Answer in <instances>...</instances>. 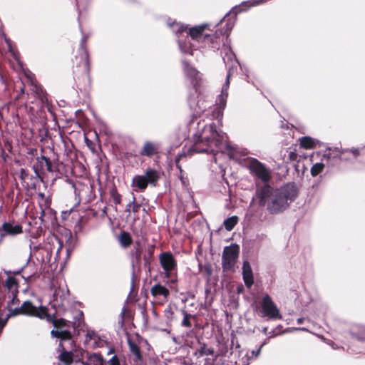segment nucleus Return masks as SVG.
<instances>
[{
    "instance_id": "nucleus-1",
    "label": "nucleus",
    "mask_w": 365,
    "mask_h": 365,
    "mask_svg": "<svg viewBox=\"0 0 365 365\" xmlns=\"http://www.w3.org/2000/svg\"><path fill=\"white\" fill-rule=\"evenodd\" d=\"M226 21L225 29L224 31H217L214 36L203 34L204 29L210 26L207 24L192 27L188 31L187 26L173 23L170 26L178 35V42L181 52L192 55L194 50L200 48H210L214 51L220 48L219 36L226 35L228 37L235 24V16H230V13H227L220 21Z\"/></svg>"
},
{
    "instance_id": "nucleus-2",
    "label": "nucleus",
    "mask_w": 365,
    "mask_h": 365,
    "mask_svg": "<svg viewBox=\"0 0 365 365\" xmlns=\"http://www.w3.org/2000/svg\"><path fill=\"white\" fill-rule=\"evenodd\" d=\"M225 139V133L220 130H217L215 123L205 125L194 144L187 150L183 149L182 152L178 153L175 157L176 167L182 173V170L180 161L194 153L212 154L213 155L212 159L216 163L215 155L226 146Z\"/></svg>"
},
{
    "instance_id": "nucleus-3",
    "label": "nucleus",
    "mask_w": 365,
    "mask_h": 365,
    "mask_svg": "<svg viewBox=\"0 0 365 365\" xmlns=\"http://www.w3.org/2000/svg\"><path fill=\"white\" fill-rule=\"evenodd\" d=\"M297 196V190L294 183H287L279 188H273L264 184L256 191V199L260 206H266L271 214L284 211Z\"/></svg>"
},
{
    "instance_id": "nucleus-4",
    "label": "nucleus",
    "mask_w": 365,
    "mask_h": 365,
    "mask_svg": "<svg viewBox=\"0 0 365 365\" xmlns=\"http://www.w3.org/2000/svg\"><path fill=\"white\" fill-rule=\"evenodd\" d=\"M54 337L60 339V343L58 347L59 352V361L62 365H73V354L76 344L72 339L71 334L67 330L53 329L51 332Z\"/></svg>"
},
{
    "instance_id": "nucleus-5",
    "label": "nucleus",
    "mask_w": 365,
    "mask_h": 365,
    "mask_svg": "<svg viewBox=\"0 0 365 365\" xmlns=\"http://www.w3.org/2000/svg\"><path fill=\"white\" fill-rule=\"evenodd\" d=\"M160 172L148 168L143 175H136L133 178L132 186L135 191H144L148 185L155 187L160 178Z\"/></svg>"
},
{
    "instance_id": "nucleus-6",
    "label": "nucleus",
    "mask_w": 365,
    "mask_h": 365,
    "mask_svg": "<svg viewBox=\"0 0 365 365\" xmlns=\"http://www.w3.org/2000/svg\"><path fill=\"white\" fill-rule=\"evenodd\" d=\"M256 309H259L260 317L273 320L282 318L277 306L267 294H264L260 302V307L257 306Z\"/></svg>"
},
{
    "instance_id": "nucleus-7",
    "label": "nucleus",
    "mask_w": 365,
    "mask_h": 365,
    "mask_svg": "<svg viewBox=\"0 0 365 365\" xmlns=\"http://www.w3.org/2000/svg\"><path fill=\"white\" fill-rule=\"evenodd\" d=\"M343 153L339 150L338 148H329L325 150L323 158L321 162L314 163L311 168V175L313 177L317 176L321 173L324 168L327 164L328 165H332L336 162V158L341 155Z\"/></svg>"
},
{
    "instance_id": "nucleus-8",
    "label": "nucleus",
    "mask_w": 365,
    "mask_h": 365,
    "mask_svg": "<svg viewBox=\"0 0 365 365\" xmlns=\"http://www.w3.org/2000/svg\"><path fill=\"white\" fill-rule=\"evenodd\" d=\"M239 247L235 244L226 246L222 255V267L224 272L234 269L239 255Z\"/></svg>"
},
{
    "instance_id": "nucleus-9",
    "label": "nucleus",
    "mask_w": 365,
    "mask_h": 365,
    "mask_svg": "<svg viewBox=\"0 0 365 365\" xmlns=\"http://www.w3.org/2000/svg\"><path fill=\"white\" fill-rule=\"evenodd\" d=\"M249 168L252 175H255L262 182L267 183L271 178L270 170L258 160L252 158L249 163Z\"/></svg>"
},
{
    "instance_id": "nucleus-10",
    "label": "nucleus",
    "mask_w": 365,
    "mask_h": 365,
    "mask_svg": "<svg viewBox=\"0 0 365 365\" xmlns=\"http://www.w3.org/2000/svg\"><path fill=\"white\" fill-rule=\"evenodd\" d=\"M159 261L165 277H170L173 272L177 269V261L173 255L170 252H162L159 255Z\"/></svg>"
},
{
    "instance_id": "nucleus-11",
    "label": "nucleus",
    "mask_w": 365,
    "mask_h": 365,
    "mask_svg": "<svg viewBox=\"0 0 365 365\" xmlns=\"http://www.w3.org/2000/svg\"><path fill=\"white\" fill-rule=\"evenodd\" d=\"M19 309V314L37 317L40 319H45L47 317V312L44 307L34 306L29 301L24 302Z\"/></svg>"
},
{
    "instance_id": "nucleus-12",
    "label": "nucleus",
    "mask_w": 365,
    "mask_h": 365,
    "mask_svg": "<svg viewBox=\"0 0 365 365\" xmlns=\"http://www.w3.org/2000/svg\"><path fill=\"white\" fill-rule=\"evenodd\" d=\"M230 70L227 72L226 79L224 85L222 86L221 93L218 96L216 105H217V117H222V110L225 108L227 98L228 96V88L230 86Z\"/></svg>"
},
{
    "instance_id": "nucleus-13",
    "label": "nucleus",
    "mask_w": 365,
    "mask_h": 365,
    "mask_svg": "<svg viewBox=\"0 0 365 365\" xmlns=\"http://www.w3.org/2000/svg\"><path fill=\"white\" fill-rule=\"evenodd\" d=\"M150 293L155 299L162 302H167L170 295L169 289L160 283L155 284L151 287Z\"/></svg>"
},
{
    "instance_id": "nucleus-14",
    "label": "nucleus",
    "mask_w": 365,
    "mask_h": 365,
    "mask_svg": "<svg viewBox=\"0 0 365 365\" xmlns=\"http://www.w3.org/2000/svg\"><path fill=\"white\" fill-rule=\"evenodd\" d=\"M224 52L225 56H223L222 59L226 65V66L228 67V71L230 69V76L234 72V70L236 68V64H237V61L236 60V57L233 51L231 50L230 48L225 47L224 48Z\"/></svg>"
},
{
    "instance_id": "nucleus-15",
    "label": "nucleus",
    "mask_w": 365,
    "mask_h": 365,
    "mask_svg": "<svg viewBox=\"0 0 365 365\" xmlns=\"http://www.w3.org/2000/svg\"><path fill=\"white\" fill-rule=\"evenodd\" d=\"M9 300L7 302L6 309H8L9 317H15L19 315V309L21 307L20 301L17 298V294H9Z\"/></svg>"
},
{
    "instance_id": "nucleus-16",
    "label": "nucleus",
    "mask_w": 365,
    "mask_h": 365,
    "mask_svg": "<svg viewBox=\"0 0 365 365\" xmlns=\"http://www.w3.org/2000/svg\"><path fill=\"white\" fill-rule=\"evenodd\" d=\"M184 73L187 78L190 81L191 83L195 86L198 81L200 79L199 72L192 66H191L187 61H182Z\"/></svg>"
},
{
    "instance_id": "nucleus-17",
    "label": "nucleus",
    "mask_w": 365,
    "mask_h": 365,
    "mask_svg": "<svg viewBox=\"0 0 365 365\" xmlns=\"http://www.w3.org/2000/svg\"><path fill=\"white\" fill-rule=\"evenodd\" d=\"M145 246L141 245L140 242H135L132 250H130L132 265L140 264L142 261L143 253L144 252Z\"/></svg>"
},
{
    "instance_id": "nucleus-18",
    "label": "nucleus",
    "mask_w": 365,
    "mask_h": 365,
    "mask_svg": "<svg viewBox=\"0 0 365 365\" xmlns=\"http://www.w3.org/2000/svg\"><path fill=\"white\" fill-rule=\"evenodd\" d=\"M34 170L35 172V175H31L29 179L23 184V185L26 186L27 188L36 190L40 187L41 183L43 182V179L39 175L38 168L34 166Z\"/></svg>"
},
{
    "instance_id": "nucleus-19",
    "label": "nucleus",
    "mask_w": 365,
    "mask_h": 365,
    "mask_svg": "<svg viewBox=\"0 0 365 365\" xmlns=\"http://www.w3.org/2000/svg\"><path fill=\"white\" fill-rule=\"evenodd\" d=\"M242 278L245 286L250 288L254 284L252 270L250 263L245 261L242 265Z\"/></svg>"
},
{
    "instance_id": "nucleus-20",
    "label": "nucleus",
    "mask_w": 365,
    "mask_h": 365,
    "mask_svg": "<svg viewBox=\"0 0 365 365\" xmlns=\"http://www.w3.org/2000/svg\"><path fill=\"white\" fill-rule=\"evenodd\" d=\"M1 236L15 235L23 232L22 227L20 225H13L10 222H4L1 226Z\"/></svg>"
},
{
    "instance_id": "nucleus-21",
    "label": "nucleus",
    "mask_w": 365,
    "mask_h": 365,
    "mask_svg": "<svg viewBox=\"0 0 365 365\" xmlns=\"http://www.w3.org/2000/svg\"><path fill=\"white\" fill-rule=\"evenodd\" d=\"M53 307H64L68 302L67 297L63 289H56L53 293Z\"/></svg>"
},
{
    "instance_id": "nucleus-22",
    "label": "nucleus",
    "mask_w": 365,
    "mask_h": 365,
    "mask_svg": "<svg viewBox=\"0 0 365 365\" xmlns=\"http://www.w3.org/2000/svg\"><path fill=\"white\" fill-rule=\"evenodd\" d=\"M36 162H37V168H38V169L43 170L44 168H46V170L49 173L53 172L52 163L48 158H47L44 155H41V156L36 158Z\"/></svg>"
},
{
    "instance_id": "nucleus-23",
    "label": "nucleus",
    "mask_w": 365,
    "mask_h": 365,
    "mask_svg": "<svg viewBox=\"0 0 365 365\" xmlns=\"http://www.w3.org/2000/svg\"><path fill=\"white\" fill-rule=\"evenodd\" d=\"M159 146L150 141H146L140 151L142 155L150 157L158 153Z\"/></svg>"
},
{
    "instance_id": "nucleus-24",
    "label": "nucleus",
    "mask_w": 365,
    "mask_h": 365,
    "mask_svg": "<svg viewBox=\"0 0 365 365\" xmlns=\"http://www.w3.org/2000/svg\"><path fill=\"white\" fill-rule=\"evenodd\" d=\"M87 38H88L87 36L83 35L82 37V39L81 41V43H80V50H81L83 53V56L82 57L83 58V70L86 73H88L89 71L88 54V52L86 48V42Z\"/></svg>"
},
{
    "instance_id": "nucleus-25",
    "label": "nucleus",
    "mask_w": 365,
    "mask_h": 365,
    "mask_svg": "<svg viewBox=\"0 0 365 365\" xmlns=\"http://www.w3.org/2000/svg\"><path fill=\"white\" fill-rule=\"evenodd\" d=\"M351 335L359 341H365V326L355 325L352 327Z\"/></svg>"
},
{
    "instance_id": "nucleus-26",
    "label": "nucleus",
    "mask_w": 365,
    "mask_h": 365,
    "mask_svg": "<svg viewBox=\"0 0 365 365\" xmlns=\"http://www.w3.org/2000/svg\"><path fill=\"white\" fill-rule=\"evenodd\" d=\"M5 287L8 290L9 294H17L18 291V282L14 277H8L5 281Z\"/></svg>"
},
{
    "instance_id": "nucleus-27",
    "label": "nucleus",
    "mask_w": 365,
    "mask_h": 365,
    "mask_svg": "<svg viewBox=\"0 0 365 365\" xmlns=\"http://www.w3.org/2000/svg\"><path fill=\"white\" fill-rule=\"evenodd\" d=\"M73 365H103V360L99 355L94 354L89 359V363L81 360H76Z\"/></svg>"
},
{
    "instance_id": "nucleus-28",
    "label": "nucleus",
    "mask_w": 365,
    "mask_h": 365,
    "mask_svg": "<svg viewBox=\"0 0 365 365\" xmlns=\"http://www.w3.org/2000/svg\"><path fill=\"white\" fill-rule=\"evenodd\" d=\"M129 348L130 352L134 355L133 361L135 363L141 362L143 357L139 346L135 343L129 342Z\"/></svg>"
},
{
    "instance_id": "nucleus-29",
    "label": "nucleus",
    "mask_w": 365,
    "mask_h": 365,
    "mask_svg": "<svg viewBox=\"0 0 365 365\" xmlns=\"http://www.w3.org/2000/svg\"><path fill=\"white\" fill-rule=\"evenodd\" d=\"M339 150L341 151L343 153L341 154V155L336 158V161L338 160H346L347 158H346L345 155L347 153H351L353 155L354 158H356L360 154L359 148H352L351 149L346 150H341L339 148Z\"/></svg>"
},
{
    "instance_id": "nucleus-30",
    "label": "nucleus",
    "mask_w": 365,
    "mask_h": 365,
    "mask_svg": "<svg viewBox=\"0 0 365 365\" xmlns=\"http://www.w3.org/2000/svg\"><path fill=\"white\" fill-rule=\"evenodd\" d=\"M300 145L306 149L313 148L315 145V140L311 137L304 136L300 138Z\"/></svg>"
},
{
    "instance_id": "nucleus-31",
    "label": "nucleus",
    "mask_w": 365,
    "mask_h": 365,
    "mask_svg": "<svg viewBox=\"0 0 365 365\" xmlns=\"http://www.w3.org/2000/svg\"><path fill=\"white\" fill-rule=\"evenodd\" d=\"M238 217L236 215L227 217L223 222V225L227 231H231L237 223Z\"/></svg>"
},
{
    "instance_id": "nucleus-32",
    "label": "nucleus",
    "mask_w": 365,
    "mask_h": 365,
    "mask_svg": "<svg viewBox=\"0 0 365 365\" xmlns=\"http://www.w3.org/2000/svg\"><path fill=\"white\" fill-rule=\"evenodd\" d=\"M118 240L121 246L123 247H128L132 242L130 235L126 232H121L118 237Z\"/></svg>"
},
{
    "instance_id": "nucleus-33",
    "label": "nucleus",
    "mask_w": 365,
    "mask_h": 365,
    "mask_svg": "<svg viewBox=\"0 0 365 365\" xmlns=\"http://www.w3.org/2000/svg\"><path fill=\"white\" fill-rule=\"evenodd\" d=\"M154 249L153 247H145L144 252L143 253L142 259L144 261L145 265L150 264V259L153 257Z\"/></svg>"
},
{
    "instance_id": "nucleus-34",
    "label": "nucleus",
    "mask_w": 365,
    "mask_h": 365,
    "mask_svg": "<svg viewBox=\"0 0 365 365\" xmlns=\"http://www.w3.org/2000/svg\"><path fill=\"white\" fill-rule=\"evenodd\" d=\"M33 88L32 90L36 93L37 96L40 98V100L43 102L44 101H46V93L43 91V90L36 84L34 83L33 81H31Z\"/></svg>"
},
{
    "instance_id": "nucleus-35",
    "label": "nucleus",
    "mask_w": 365,
    "mask_h": 365,
    "mask_svg": "<svg viewBox=\"0 0 365 365\" xmlns=\"http://www.w3.org/2000/svg\"><path fill=\"white\" fill-rule=\"evenodd\" d=\"M268 0H250V1H245V2H243L242 4L240 7L238 8L237 9L240 10V11H245L246 9H244V7L246 6L247 5L248 6H257V5L266 2Z\"/></svg>"
},
{
    "instance_id": "nucleus-36",
    "label": "nucleus",
    "mask_w": 365,
    "mask_h": 365,
    "mask_svg": "<svg viewBox=\"0 0 365 365\" xmlns=\"http://www.w3.org/2000/svg\"><path fill=\"white\" fill-rule=\"evenodd\" d=\"M110 195L115 205H118L121 202V195L118 193L115 187H112L110 190Z\"/></svg>"
},
{
    "instance_id": "nucleus-37",
    "label": "nucleus",
    "mask_w": 365,
    "mask_h": 365,
    "mask_svg": "<svg viewBox=\"0 0 365 365\" xmlns=\"http://www.w3.org/2000/svg\"><path fill=\"white\" fill-rule=\"evenodd\" d=\"M198 353L200 356H202L205 355L213 356L215 354L214 349L212 348H207L205 344H203L200 349H198Z\"/></svg>"
},
{
    "instance_id": "nucleus-38",
    "label": "nucleus",
    "mask_w": 365,
    "mask_h": 365,
    "mask_svg": "<svg viewBox=\"0 0 365 365\" xmlns=\"http://www.w3.org/2000/svg\"><path fill=\"white\" fill-rule=\"evenodd\" d=\"M183 319L181 322V325L185 327H190L192 326L190 319L192 317V315L190 313H187L185 310H182Z\"/></svg>"
},
{
    "instance_id": "nucleus-39",
    "label": "nucleus",
    "mask_w": 365,
    "mask_h": 365,
    "mask_svg": "<svg viewBox=\"0 0 365 365\" xmlns=\"http://www.w3.org/2000/svg\"><path fill=\"white\" fill-rule=\"evenodd\" d=\"M31 175V174L29 173V170L24 168H21L19 173V178L22 184H24Z\"/></svg>"
},
{
    "instance_id": "nucleus-40",
    "label": "nucleus",
    "mask_w": 365,
    "mask_h": 365,
    "mask_svg": "<svg viewBox=\"0 0 365 365\" xmlns=\"http://www.w3.org/2000/svg\"><path fill=\"white\" fill-rule=\"evenodd\" d=\"M128 206H132V212L136 213L140 210V204L136 202L135 197L133 196L132 200L128 203Z\"/></svg>"
},
{
    "instance_id": "nucleus-41",
    "label": "nucleus",
    "mask_w": 365,
    "mask_h": 365,
    "mask_svg": "<svg viewBox=\"0 0 365 365\" xmlns=\"http://www.w3.org/2000/svg\"><path fill=\"white\" fill-rule=\"evenodd\" d=\"M11 317L8 316V313L6 314V317L4 318L0 317V331L2 330V329L6 325L7 320Z\"/></svg>"
},
{
    "instance_id": "nucleus-42",
    "label": "nucleus",
    "mask_w": 365,
    "mask_h": 365,
    "mask_svg": "<svg viewBox=\"0 0 365 365\" xmlns=\"http://www.w3.org/2000/svg\"><path fill=\"white\" fill-rule=\"evenodd\" d=\"M109 364L110 365H120V361H119V359H118V357L114 355L109 361Z\"/></svg>"
},
{
    "instance_id": "nucleus-43",
    "label": "nucleus",
    "mask_w": 365,
    "mask_h": 365,
    "mask_svg": "<svg viewBox=\"0 0 365 365\" xmlns=\"http://www.w3.org/2000/svg\"><path fill=\"white\" fill-rule=\"evenodd\" d=\"M265 344H266V341H264L256 351H252V355H254L255 357H257L259 355V354H260V351H261V349H262V346Z\"/></svg>"
},
{
    "instance_id": "nucleus-44",
    "label": "nucleus",
    "mask_w": 365,
    "mask_h": 365,
    "mask_svg": "<svg viewBox=\"0 0 365 365\" xmlns=\"http://www.w3.org/2000/svg\"><path fill=\"white\" fill-rule=\"evenodd\" d=\"M95 336V332L93 331H88L86 333V338L89 340L93 339Z\"/></svg>"
},
{
    "instance_id": "nucleus-45",
    "label": "nucleus",
    "mask_w": 365,
    "mask_h": 365,
    "mask_svg": "<svg viewBox=\"0 0 365 365\" xmlns=\"http://www.w3.org/2000/svg\"><path fill=\"white\" fill-rule=\"evenodd\" d=\"M83 312H82L81 311H79V312H78V327L81 325V322H82V320H81V319H82V318H83Z\"/></svg>"
},
{
    "instance_id": "nucleus-46",
    "label": "nucleus",
    "mask_w": 365,
    "mask_h": 365,
    "mask_svg": "<svg viewBox=\"0 0 365 365\" xmlns=\"http://www.w3.org/2000/svg\"><path fill=\"white\" fill-rule=\"evenodd\" d=\"M181 365H192L191 359H184L181 362Z\"/></svg>"
},
{
    "instance_id": "nucleus-47",
    "label": "nucleus",
    "mask_w": 365,
    "mask_h": 365,
    "mask_svg": "<svg viewBox=\"0 0 365 365\" xmlns=\"http://www.w3.org/2000/svg\"><path fill=\"white\" fill-rule=\"evenodd\" d=\"M65 323V320L62 318L58 319V320H54L53 321V324L54 326H57L58 324H63Z\"/></svg>"
},
{
    "instance_id": "nucleus-48",
    "label": "nucleus",
    "mask_w": 365,
    "mask_h": 365,
    "mask_svg": "<svg viewBox=\"0 0 365 365\" xmlns=\"http://www.w3.org/2000/svg\"><path fill=\"white\" fill-rule=\"evenodd\" d=\"M327 344L329 345H330L333 349H337L338 348L337 346H334V343L332 341H331V340H329L327 341Z\"/></svg>"
},
{
    "instance_id": "nucleus-49",
    "label": "nucleus",
    "mask_w": 365,
    "mask_h": 365,
    "mask_svg": "<svg viewBox=\"0 0 365 365\" xmlns=\"http://www.w3.org/2000/svg\"><path fill=\"white\" fill-rule=\"evenodd\" d=\"M92 189H93L92 185H90L89 187H87L86 189H84V191L89 192L92 194Z\"/></svg>"
},
{
    "instance_id": "nucleus-50",
    "label": "nucleus",
    "mask_w": 365,
    "mask_h": 365,
    "mask_svg": "<svg viewBox=\"0 0 365 365\" xmlns=\"http://www.w3.org/2000/svg\"><path fill=\"white\" fill-rule=\"evenodd\" d=\"M38 197L41 200H43L45 197V194L43 192H38Z\"/></svg>"
},
{
    "instance_id": "nucleus-51",
    "label": "nucleus",
    "mask_w": 365,
    "mask_h": 365,
    "mask_svg": "<svg viewBox=\"0 0 365 365\" xmlns=\"http://www.w3.org/2000/svg\"><path fill=\"white\" fill-rule=\"evenodd\" d=\"M130 210H132V206H128V204L127 206H126L125 211L126 212H130Z\"/></svg>"
},
{
    "instance_id": "nucleus-52",
    "label": "nucleus",
    "mask_w": 365,
    "mask_h": 365,
    "mask_svg": "<svg viewBox=\"0 0 365 365\" xmlns=\"http://www.w3.org/2000/svg\"><path fill=\"white\" fill-rule=\"evenodd\" d=\"M303 321H304L303 318H299V319H297V324H300L302 323Z\"/></svg>"
},
{
    "instance_id": "nucleus-53",
    "label": "nucleus",
    "mask_w": 365,
    "mask_h": 365,
    "mask_svg": "<svg viewBox=\"0 0 365 365\" xmlns=\"http://www.w3.org/2000/svg\"><path fill=\"white\" fill-rule=\"evenodd\" d=\"M267 327H264L262 329V332L264 334H267Z\"/></svg>"
},
{
    "instance_id": "nucleus-54",
    "label": "nucleus",
    "mask_w": 365,
    "mask_h": 365,
    "mask_svg": "<svg viewBox=\"0 0 365 365\" xmlns=\"http://www.w3.org/2000/svg\"><path fill=\"white\" fill-rule=\"evenodd\" d=\"M350 349H351V351L353 353H355V354H360V353H363V351H355L354 350L351 349V348H350Z\"/></svg>"
},
{
    "instance_id": "nucleus-55",
    "label": "nucleus",
    "mask_w": 365,
    "mask_h": 365,
    "mask_svg": "<svg viewBox=\"0 0 365 365\" xmlns=\"http://www.w3.org/2000/svg\"><path fill=\"white\" fill-rule=\"evenodd\" d=\"M293 155L296 156L297 155H296L294 152H291V153H290V158L294 159V158H292V156H293Z\"/></svg>"
},
{
    "instance_id": "nucleus-56",
    "label": "nucleus",
    "mask_w": 365,
    "mask_h": 365,
    "mask_svg": "<svg viewBox=\"0 0 365 365\" xmlns=\"http://www.w3.org/2000/svg\"><path fill=\"white\" fill-rule=\"evenodd\" d=\"M94 197H95V195H92V196H91V197H90L89 200H91L93 199Z\"/></svg>"
},
{
    "instance_id": "nucleus-57",
    "label": "nucleus",
    "mask_w": 365,
    "mask_h": 365,
    "mask_svg": "<svg viewBox=\"0 0 365 365\" xmlns=\"http://www.w3.org/2000/svg\"><path fill=\"white\" fill-rule=\"evenodd\" d=\"M43 215H44V211H43V210H42L41 216L40 217H43Z\"/></svg>"
},
{
    "instance_id": "nucleus-58",
    "label": "nucleus",
    "mask_w": 365,
    "mask_h": 365,
    "mask_svg": "<svg viewBox=\"0 0 365 365\" xmlns=\"http://www.w3.org/2000/svg\"><path fill=\"white\" fill-rule=\"evenodd\" d=\"M242 287H240V288L239 287V288H238V290H237V291H238V292H240L242 290Z\"/></svg>"
},
{
    "instance_id": "nucleus-59",
    "label": "nucleus",
    "mask_w": 365,
    "mask_h": 365,
    "mask_svg": "<svg viewBox=\"0 0 365 365\" xmlns=\"http://www.w3.org/2000/svg\"><path fill=\"white\" fill-rule=\"evenodd\" d=\"M31 254H29V257H31ZM30 259V258H29L28 261Z\"/></svg>"
}]
</instances>
